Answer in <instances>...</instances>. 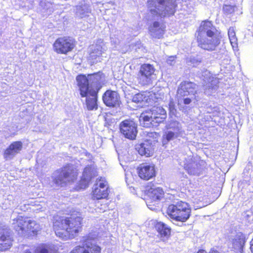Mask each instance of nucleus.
Segmentation results:
<instances>
[{"label": "nucleus", "mask_w": 253, "mask_h": 253, "mask_svg": "<svg viewBox=\"0 0 253 253\" xmlns=\"http://www.w3.org/2000/svg\"><path fill=\"white\" fill-rule=\"evenodd\" d=\"M52 223L55 235L66 241L75 238L82 231L83 218L79 212L72 210L55 215Z\"/></svg>", "instance_id": "1"}, {"label": "nucleus", "mask_w": 253, "mask_h": 253, "mask_svg": "<svg viewBox=\"0 0 253 253\" xmlns=\"http://www.w3.org/2000/svg\"><path fill=\"white\" fill-rule=\"evenodd\" d=\"M104 78V74L100 71L88 74L87 77L84 74L76 77L80 95L82 97H86L87 110L97 109L98 94L103 86Z\"/></svg>", "instance_id": "2"}, {"label": "nucleus", "mask_w": 253, "mask_h": 253, "mask_svg": "<svg viewBox=\"0 0 253 253\" xmlns=\"http://www.w3.org/2000/svg\"><path fill=\"white\" fill-rule=\"evenodd\" d=\"M195 38L200 48L212 51L220 44L221 34L211 21L204 20L195 32Z\"/></svg>", "instance_id": "3"}, {"label": "nucleus", "mask_w": 253, "mask_h": 253, "mask_svg": "<svg viewBox=\"0 0 253 253\" xmlns=\"http://www.w3.org/2000/svg\"><path fill=\"white\" fill-rule=\"evenodd\" d=\"M12 225L15 231L19 234L28 236L38 235L41 229L40 224L29 216L20 215L13 219Z\"/></svg>", "instance_id": "4"}, {"label": "nucleus", "mask_w": 253, "mask_h": 253, "mask_svg": "<svg viewBox=\"0 0 253 253\" xmlns=\"http://www.w3.org/2000/svg\"><path fill=\"white\" fill-rule=\"evenodd\" d=\"M167 117V112L162 107L155 106L142 112L139 116V121L144 127H148L163 123Z\"/></svg>", "instance_id": "5"}, {"label": "nucleus", "mask_w": 253, "mask_h": 253, "mask_svg": "<svg viewBox=\"0 0 253 253\" xmlns=\"http://www.w3.org/2000/svg\"><path fill=\"white\" fill-rule=\"evenodd\" d=\"M166 213L173 220L185 222L191 216V209L188 203L179 201L175 204L169 205L167 209Z\"/></svg>", "instance_id": "6"}, {"label": "nucleus", "mask_w": 253, "mask_h": 253, "mask_svg": "<svg viewBox=\"0 0 253 253\" xmlns=\"http://www.w3.org/2000/svg\"><path fill=\"white\" fill-rule=\"evenodd\" d=\"M59 175L54 178L53 183L58 186H63L68 183L74 182L78 178V170L73 165L67 164L57 170Z\"/></svg>", "instance_id": "7"}, {"label": "nucleus", "mask_w": 253, "mask_h": 253, "mask_svg": "<svg viewBox=\"0 0 253 253\" xmlns=\"http://www.w3.org/2000/svg\"><path fill=\"white\" fill-rule=\"evenodd\" d=\"M87 235L83 237L81 245L76 246L69 253H101L102 248Z\"/></svg>", "instance_id": "8"}, {"label": "nucleus", "mask_w": 253, "mask_h": 253, "mask_svg": "<svg viewBox=\"0 0 253 253\" xmlns=\"http://www.w3.org/2000/svg\"><path fill=\"white\" fill-rule=\"evenodd\" d=\"M76 42L75 40L70 37H59L53 43V49L57 54L66 55L74 49Z\"/></svg>", "instance_id": "9"}, {"label": "nucleus", "mask_w": 253, "mask_h": 253, "mask_svg": "<svg viewBox=\"0 0 253 253\" xmlns=\"http://www.w3.org/2000/svg\"><path fill=\"white\" fill-rule=\"evenodd\" d=\"M120 132L125 137L130 140L135 139L137 133V124L132 120L126 119L119 125Z\"/></svg>", "instance_id": "10"}, {"label": "nucleus", "mask_w": 253, "mask_h": 253, "mask_svg": "<svg viewBox=\"0 0 253 253\" xmlns=\"http://www.w3.org/2000/svg\"><path fill=\"white\" fill-rule=\"evenodd\" d=\"M155 67L149 63H144L140 65L137 79L139 83L143 84H149L152 81V77L155 75Z\"/></svg>", "instance_id": "11"}, {"label": "nucleus", "mask_w": 253, "mask_h": 253, "mask_svg": "<svg viewBox=\"0 0 253 253\" xmlns=\"http://www.w3.org/2000/svg\"><path fill=\"white\" fill-rule=\"evenodd\" d=\"M197 86L196 84L193 82L187 80L183 81L178 86L177 95L180 97L189 95L195 96L197 94Z\"/></svg>", "instance_id": "12"}, {"label": "nucleus", "mask_w": 253, "mask_h": 253, "mask_svg": "<svg viewBox=\"0 0 253 253\" xmlns=\"http://www.w3.org/2000/svg\"><path fill=\"white\" fill-rule=\"evenodd\" d=\"M138 176L143 180H149L156 175V170L153 164L142 163L137 168Z\"/></svg>", "instance_id": "13"}, {"label": "nucleus", "mask_w": 253, "mask_h": 253, "mask_svg": "<svg viewBox=\"0 0 253 253\" xmlns=\"http://www.w3.org/2000/svg\"><path fill=\"white\" fill-rule=\"evenodd\" d=\"M102 100L106 106L110 107L119 106L121 103L118 93L111 89L107 90L103 94Z\"/></svg>", "instance_id": "14"}, {"label": "nucleus", "mask_w": 253, "mask_h": 253, "mask_svg": "<svg viewBox=\"0 0 253 253\" xmlns=\"http://www.w3.org/2000/svg\"><path fill=\"white\" fill-rule=\"evenodd\" d=\"M246 240L244 233L241 232L237 233L232 240L231 251L234 253H243Z\"/></svg>", "instance_id": "15"}, {"label": "nucleus", "mask_w": 253, "mask_h": 253, "mask_svg": "<svg viewBox=\"0 0 253 253\" xmlns=\"http://www.w3.org/2000/svg\"><path fill=\"white\" fill-rule=\"evenodd\" d=\"M165 23L155 21L149 27V32L153 38L160 39L164 38L166 32Z\"/></svg>", "instance_id": "16"}, {"label": "nucleus", "mask_w": 253, "mask_h": 253, "mask_svg": "<svg viewBox=\"0 0 253 253\" xmlns=\"http://www.w3.org/2000/svg\"><path fill=\"white\" fill-rule=\"evenodd\" d=\"M155 94L151 91H142L135 94L132 100L136 103L152 104L155 102Z\"/></svg>", "instance_id": "17"}, {"label": "nucleus", "mask_w": 253, "mask_h": 253, "mask_svg": "<svg viewBox=\"0 0 253 253\" xmlns=\"http://www.w3.org/2000/svg\"><path fill=\"white\" fill-rule=\"evenodd\" d=\"M23 144L20 141L12 142L3 152L4 158L6 160L11 158L16 154L20 153L22 149Z\"/></svg>", "instance_id": "18"}, {"label": "nucleus", "mask_w": 253, "mask_h": 253, "mask_svg": "<svg viewBox=\"0 0 253 253\" xmlns=\"http://www.w3.org/2000/svg\"><path fill=\"white\" fill-rule=\"evenodd\" d=\"M166 0H148L147 6L150 11L155 14H159L161 11L166 9Z\"/></svg>", "instance_id": "19"}, {"label": "nucleus", "mask_w": 253, "mask_h": 253, "mask_svg": "<svg viewBox=\"0 0 253 253\" xmlns=\"http://www.w3.org/2000/svg\"><path fill=\"white\" fill-rule=\"evenodd\" d=\"M136 149L140 155L146 157L152 156L155 152L154 146L145 141L137 145Z\"/></svg>", "instance_id": "20"}, {"label": "nucleus", "mask_w": 253, "mask_h": 253, "mask_svg": "<svg viewBox=\"0 0 253 253\" xmlns=\"http://www.w3.org/2000/svg\"><path fill=\"white\" fill-rule=\"evenodd\" d=\"M12 241L10 232L3 229L2 233L0 234V251L9 249L12 246Z\"/></svg>", "instance_id": "21"}, {"label": "nucleus", "mask_w": 253, "mask_h": 253, "mask_svg": "<svg viewBox=\"0 0 253 253\" xmlns=\"http://www.w3.org/2000/svg\"><path fill=\"white\" fill-rule=\"evenodd\" d=\"M109 193V188L102 189L99 188H95L92 192V198L93 200H101L108 199Z\"/></svg>", "instance_id": "22"}, {"label": "nucleus", "mask_w": 253, "mask_h": 253, "mask_svg": "<svg viewBox=\"0 0 253 253\" xmlns=\"http://www.w3.org/2000/svg\"><path fill=\"white\" fill-rule=\"evenodd\" d=\"M147 194L153 201L160 200L164 196V192L162 188L157 187L151 188L147 191Z\"/></svg>", "instance_id": "23"}, {"label": "nucleus", "mask_w": 253, "mask_h": 253, "mask_svg": "<svg viewBox=\"0 0 253 253\" xmlns=\"http://www.w3.org/2000/svg\"><path fill=\"white\" fill-rule=\"evenodd\" d=\"M155 227L162 236L168 237L170 235V228L163 222H157L155 225Z\"/></svg>", "instance_id": "24"}, {"label": "nucleus", "mask_w": 253, "mask_h": 253, "mask_svg": "<svg viewBox=\"0 0 253 253\" xmlns=\"http://www.w3.org/2000/svg\"><path fill=\"white\" fill-rule=\"evenodd\" d=\"M219 80L217 77H210L208 81L207 89L209 90H216L219 87Z\"/></svg>", "instance_id": "25"}, {"label": "nucleus", "mask_w": 253, "mask_h": 253, "mask_svg": "<svg viewBox=\"0 0 253 253\" xmlns=\"http://www.w3.org/2000/svg\"><path fill=\"white\" fill-rule=\"evenodd\" d=\"M159 136V134L157 132H148L146 134V137L144 141H147L149 143L154 146L155 144L158 142V139Z\"/></svg>", "instance_id": "26"}, {"label": "nucleus", "mask_w": 253, "mask_h": 253, "mask_svg": "<svg viewBox=\"0 0 253 253\" xmlns=\"http://www.w3.org/2000/svg\"><path fill=\"white\" fill-rule=\"evenodd\" d=\"M228 34L230 42L232 47H237L238 46V40L236 36L235 30L233 28L230 27L228 29Z\"/></svg>", "instance_id": "27"}, {"label": "nucleus", "mask_w": 253, "mask_h": 253, "mask_svg": "<svg viewBox=\"0 0 253 253\" xmlns=\"http://www.w3.org/2000/svg\"><path fill=\"white\" fill-rule=\"evenodd\" d=\"M236 9L237 7L235 5H231L228 4L223 5L222 8L224 14L226 15L233 13Z\"/></svg>", "instance_id": "28"}, {"label": "nucleus", "mask_w": 253, "mask_h": 253, "mask_svg": "<svg viewBox=\"0 0 253 253\" xmlns=\"http://www.w3.org/2000/svg\"><path fill=\"white\" fill-rule=\"evenodd\" d=\"M177 135L175 134L173 132L171 131H169L166 132L163 136V142H168L172 139H173L175 137H176Z\"/></svg>", "instance_id": "29"}, {"label": "nucleus", "mask_w": 253, "mask_h": 253, "mask_svg": "<svg viewBox=\"0 0 253 253\" xmlns=\"http://www.w3.org/2000/svg\"><path fill=\"white\" fill-rule=\"evenodd\" d=\"M107 185V181L102 177H100L98 179V182L97 183V186L95 188H99L102 189L109 188Z\"/></svg>", "instance_id": "30"}, {"label": "nucleus", "mask_w": 253, "mask_h": 253, "mask_svg": "<svg viewBox=\"0 0 253 253\" xmlns=\"http://www.w3.org/2000/svg\"><path fill=\"white\" fill-rule=\"evenodd\" d=\"M48 253V250L44 245H42L41 247H38L35 251V253Z\"/></svg>", "instance_id": "31"}, {"label": "nucleus", "mask_w": 253, "mask_h": 253, "mask_svg": "<svg viewBox=\"0 0 253 253\" xmlns=\"http://www.w3.org/2000/svg\"><path fill=\"white\" fill-rule=\"evenodd\" d=\"M197 253H208L207 251L203 249H200ZM208 253H220L217 250L214 248H211Z\"/></svg>", "instance_id": "32"}, {"label": "nucleus", "mask_w": 253, "mask_h": 253, "mask_svg": "<svg viewBox=\"0 0 253 253\" xmlns=\"http://www.w3.org/2000/svg\"><path fill=\"white\" fill-rule=\"evenodd\" d=\"M192 102V99L189 97H186L183 99V103L185 105H188Z\"/></svg>", "instance_id": "33"}, {"label": "nucleus", "mask_w": 253, "mask_h": 253, "mask_svg": "<svg viewBox=\"0 0 253 253\" xmlns=\"http://www.w3.org/2000/svg\"><path fill=\"white\" fill-rule=\"evenodd\" d=\"M250 249L251 252L252 253H253V238L252 239V240L250 241Z\"/></svg>", "instance_id": "34"}, {"label": "nucleus", "mask_w": 253, "mask_h": 253, "mask_svg": "<svg viewBox=\"0 0 253 253\" xmlns=\"http://www.w3.org/2000/svg\"><path fill=\"white\" fill-rule=\"evenodd\" d=\"M250 249L251 252L252 253H253V238L252 239V240L250 241Z\"/></svg>", "instance_id": "35"}, {"label": "nucleus", "mask_w": 253, "mask_h": 253, "mask_svg": "<svg viewBox=\"0 0 253 253\" xmlns=\"http://www.w3.org/2000/svg\"><path fill=\"white\" fill-rule=\"evenodd\" d=\"M24 253H32L31 252H30L29 251H26Z\"/></svg>", "instance_id": "36"}]
</instances>
